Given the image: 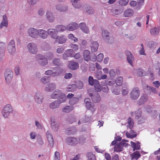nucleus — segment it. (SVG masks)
Returning a JSON list of instances; mask_svg holds the SVG:
<instances>
[{"instance_id":"1","label":"nucleus","mask_w":160,"mask_h":160,"mask_svg":"<svg viewBox=\"0 0 160 160\" xmlns=\"http://www.w3.org/2000/svg\"><path fill=\"white\" fill-rule=\"evenodd\" d=\"M51 98L53 99L59 98L57 100L65 102L66 100V97L65 95L62 92L59 90H56L53 92L50 96Z\"/></svg>"},{"instance_id":"2","label":"nucleus","mask_w":160,"mask_h":160,"mask_svg":"<svg viewBox=\"0 0 160 160\" xmlns=\"http://www.w3.org/2000/svg\"><path fill=\"white\" fill-rule=\"evenodd\" d=\"M13 109L12 106L9 104L5 105L2 108V114L5 118H9L10 114L13 112Z\"/></svg>"},{"instance_id":"3","label":"nucleus","mask_w":160,"mask_h":160,"mask_svg":"<svg viewBox=\"0 0 160 160\" xmlns=\"http://www.w3.org/2000/svg\"><path fill=\"white\" fill-rule=\"evenodd\" d=\"M101 36L103 40L107 43H112L114 41L113 38L110 35V32L107 30L102 31Z\"/></svg>"},{"instance_id":"4","label":"nucleus","mask_w":160,"mask_h":160,"mask_svg":"<svg viewBox=\"0 0 160 160\" xmlns=\"http://www.w3.org/2000/svg\"><path fill=\"white\" fill-rule=\"evenodd\" d=\"M53 70H56V71H53L51 70H48L45 72V74L48 76L52 75L53 77H55L59 76L63 72V69L60 67H55L53 68Z\"/></svg>"},{"instance_id":"5","label":"nucleus","mask_w":160,"mask_h":160,"mask_svg":"<svg viewBox=\"0 0 160 160\" xmlns=\"http://www.w3.org/2000/svg\"><path fill=\"white\" fill-rule=\"evenodd\" d=\"M27 49L29 53L32 54H36L38 52L37 45L33 42H30L28 44Z\"/></svg>"},{"instance_id":"6","label":"nucleus","mask_w":160,"mask_h":160,"mask_svg":"<svg viewBox=\"0 0 160 160\" xmlns=\"http://www.w3.org/2000/svg\"><path fill=\"white\" fill-rule=\"evenodd\" d=\"M38 29L33 28H30L28 30L29 36L33 38H38Z\"/></svg>"},{"instance_id":"7","label":"nucleus","mask_w":160,"mask_h":160,"mask_svg":"<svg viewBox=\"0 0 160 160\" xmlns=\"http://www.w3.org/2000/svg\"><path fill=\"white\" fill-rule=\"evenodd\" d=\"M13 76V72L12 71L9 69L6 70L4 73V77L6 82L9 84L12 81Z\"/></svg>"},{"instance_id":"8","label":"nucleus","mask_w":160,"mask_h":160,"mask_svg":"<svg viewBox=\"0 0 160 160\" xmlns=\"http://www.w3.org/2000/svg\"><path fill=\"white\" fill-rule=\"evenodd\" d=\"M7 49L8 52L11 54L15 52L16 48L14 40H12L10 41L7 46Z\"/></svg>"},{"instance_id":"9","label":"nucleus","mask_w":160,"mask_h":160,"mask_svg":"<svg viewBox=\"0 0 160 160\" xmlns=\"http://www.w3.org/2000/svg\"><path fill=\"white\" fill-rule=\"evenodd\" d=\"M48 36L49 35L51 38L53 39H56L58 38V31L57 29L50 28L48 29Z\"/></svg>"},{"instance_id":"10","label":"nucleus","mask_w":160,"mask_h":160,"mask_svg":"<svg viewBox=\"0 0 160 160\" xmlns=\"http://www.w3.org/2000/svg\"><path fill=\"white\" fill-rule=\"evenodd\" d=\"M84 102L85 105L88 109H90L92 112H94L96 109V107L95 106L92 105V103L90 99L88 98H86Z\"/></svg>"},{"instance_id":"11","label":"nucleus","mask_w":160,"mask_h":160,"mask_svg":"<svg viewBox=\"0 0 160 160\" xmlns=\"http://www.w3.org/2000/svg\"><path fill=\"white\" fill-rule=\"evenodd\" d=\"M140 94V91L138 88L133 89L130 94V98L132 100H136Z\"/></svg>"},{"instance_id":"12","label":"nucleus","mask_w":160,"mask_h":160,"mask_svg":"<svg viewBox=\"0 0 160 160\" xmlns=\"http://www.w3.org/2000/svg\"><path fill=\"white\" fill-rule=\"evenodd\" d=\"M125 54L128 62L132 66L133 62L134 61V58L133 54L128 51H126L125 52Z\"/></svg>"},{"instance_id":"13","label":"nucleus","mask_w":160,"mask_h":160,"mask_svg":"<svg viewBox=\"0 0 160 160\" xmlns=\"http://www.w3.org/2000/svg\"><path fill=\"white\" fill-rule=\"evenodd\" d=\"M74 50L72 49L66 50L62 54V58L64 60H68L69 57H73Z\"/></svg>"},{"instance_id":"14","label":"nucleus","mask_w":160,"mask_h":160,"mask_svg":"<svg viewBox=\"0 0 160 160\" xmlns=\"http://www.w3.org/2000/svg\"><path fill=\"white\" fill-rule=\"evenodd\" d=\"M68 67L72 70H76L79 68V65L78 62L73 61H68Z\"/></svg>"},{"instance_id":"15","label":"nucleus","mask_w":160,"mask_h":160,"mask_svg":"<svg viewBox=\"0 0 160 160\" xmlns=\"http://www.w3.org/2000/svg\"><path fill=\"white\" fill-rule=\"evenodd\" d=\"M66 143L70 145H75L78 142V140L76 138L71 137H67L66 139Z\"/></svg>"},{"instance_id":"16","label":"nucleus","mask_w":160,"mask_h":160,"mask_svg":"<svg viewBox=\"0 0 160 160\" xmlns=\"http://www.w3.org/2000/svg\"><path fill=\"white\" fill-rule=\"evenodd\" d=\"M34 98L35 102L38 104H41L43 99L42 94L38 92L35 93Z\"/></svg>"},{"instance_id":"17","label":"nucleus","mask_w":160,"mask_h":160,"mask_svg":"<svg viewBox=\"0 0 160 160\" xmlns=\"http://www.w3.org/2000/svg\"><path fill=\"white\" fill-rule=\"evenodd\" d=\"M48 30L46 31L42 29H39L38 37H39L43 39H46L48 37Z\"/></svg>"},{"instance_id":"18","label":"nucleus","mask_w":160,"mask_h":160,"mask_svg":"<svg viewBox=\"0 0 160 160\" xmlns=\"http://www.w3.org/2000/svg\"><path fill=\"white\" fill-rule=\"evenodd\" d=\"M65 102L59 100H56L51 103L49 105V108L52 109H54L58 108L61 103Z\"/></svg>"},{"instance_id":"19","label":"nucleus","mask_w":160,"mask_h":160,"mask_svg":"<svg viewBox=\"0 0 160 160\" xmlns=\"http://www.w3.org/2000/svg\"><path fill=\"white\" fill-rule=\"evenodd\" d=\"M56 9L58 11L61 12H67L68 10V6L65 5L58 4L55 6Z\"/></svg>"},{"instance_id":"20","label":"nucleus","mask_w":160,"mask_h":160,"mask_svg":"<svg viewBox=\"0 0 160 160\" xmlns=\"http://www.w3.org/2000/svg\"><path fill=\"white\" fill-rule=\"evenodd\" d=\"M46 18L50 22H52L54 21L55 18L52 12L48 10L46 14Z\"/></svg>"},{"instance_id":"21","label":"nucleus","mask_w":160,"mask_h":160,"mask_svg":"<svg viewBox=\"0 0 160 160\" xmlns=\"http://www.w3.org/2000/svg\"><path fill=\"white\" fill-rule=\"evenodd\" d=\"M89 96L91 97L92 100L94 102H98L101 100L100 96L97 92L95 93L94 94L92 93H90Z\"/></svg>"},{"instance_id":"22","label":"nucleus","mask_w":160,"mask_h":160,"mask_svg":"<svg viewBox=\"0 0 160 160\" xmlns=\"http://www.w3.org/2000/svg\"><path fill=\"white\" fill-rule=\"evenodd\" d=\"M122 12L123 10L120 8H113L111 9L110 13L111 15L115 16L119 15Z\"/></svg>"},{"instance_id":"23","label":"nucleus","mask_w":160,"mask_h":160,"mask_svg":"<svg viewBox=\"0 0 160 160\" xmlns=\"http://www.w3.org/2000/svg\"><path fill=\"white\" fill-rule=\"evenodd\" d=\"M56 88V85L55 83L52 82L47 85L45 89L46 91L49 92H51Z\"/></svg>"},{"instance_id":"24","label":"nucleus","mask_w":160,"mask_h":160,"mask_svg":"<svg viewBox=\"0 0 160 160\" xmlns=\"http://www.w3.org/2000/svg\"><path fill=\"white\" fill-rule=\"evenodd\" d=\"M67 30L72 31L77 29L78 27V24L75 22H72L68 25L66 27Z\"/></svg>"},{"instance_id":"25","label":"nucleus","mask_w":160,"mask_h":160,"mask_svg":"<svg viewBox=\"0 0 160 160\" xmlns=\"http://www.w3.org/2000/svg\"><path fill=\"white\" fill-rule=\"evenodd\" d=\"M38 62L41 66H46L48 63L47 59L43 56L39 57Z\"/></svg>"},{"instance_id":"26","label":"nucleus","mask_w":160,"mask_h":160,"mask_svg":"<svg viewBox=\"0 0 160 160\" xmlns=\"http://www.w3.org/2000/svg\"><path fill=\"white\" fill-rule=\"evenodd\" d=\"M79 27L82 31L86 34H88L89 32V29L88 27L86 25L85 23L82 22L80 23Z\"/></svg>"},{"instance_id":"27","label":"nucleus","mask_w":160,"mask_h":160,"mask_svg":"<svg viewBox=\"0 0 160 160\" xmlns=\"http://www.w3.org/2000/svg\"><path fill=\"white\" fill-rule=\"evenodd\" d=\"M148 97L147 95H143L139 98L137 103L140 106L142 105L148 100Z\"/></svg>"},{"instance_id":"28","label":"nucleus","mask_w":160,"mask_h":160,"mask_svg":"<svg viewBox=\"0 0 160 160\" xmlns=\"http://www.w3.org/2000/svg\"><path fill=\"white\" fill-rule=\"evenodd\" d=\"M46 134L50 147H52L53 146V140L52 135L50 133L49 131L46 132Z\"/></svg>"},{"instance_id":"29","label":"nucleus","mask_w":160,"mask_h":160,"mask_svg":"<svg viewBox=\"0 0 160 160\" xmlns=\"http://www.w3.org/2000/svg\"><path fill=\"white\" fill-rule=\"evenodd\" d=\"M56 40L59 44H62L66 42L67 40V38L64 35H62L60 36L58 35V38Z\"/></svg>"},{"instance_id":"30","label":"nucleus","mask_w":160,"mask_h":160,"mask_svg":"<svg viewBox=\"0 0 160 160\" xmlns=\"http://www.w3.org/2000/svg\"><path fill=\"white\" fill-rule=\"evenodd\" d=\"M126 135L128 138H133L137 136V133L132 129H130V131L126 132Z\"/></svg>"},{"instance_id":"31","label":"nucleus","mask_w":160,"mask_h":160,"mask_svg":"<svg viewBox=\"0 0 160 160\" xmlns=\"http://www.w3.org/2000/svg\"><path fill=\"white\" fill-rule=\"evenodd\" d=\"M131 144V146L132 148L133 151H134L135 150H140V143L138 141L136 143L132 142L131 141L130 142Z\"/></svg>"},{"instance_id":"32","label":"nucleus","mask_w":160,"mask_h":160,"mask_svg":"<svg viewBox=\"0 0 160 160\" xmlns=\"http://www.w3.org/2000/svg\"><path fill=\"white\" fill-rule=\"evenodd\" d=\"M134 14V11L131 8H128L126 9L124 12L123 15L125 17H130L132 16Z\"/></svg>"},{"instance_id":"33","label":"nucleus","mask_w":160,"mask_h":160,"mask_svg":"<svg viewBox=\"0 0 160 160\" xmlns=\"http://www.w3.org/2000/svg\"><path fill=\"white\" fill-rule=\"evenodd\" d=\"M122 142H120L118 143H117L115 146L114 147V151L117 152H120L122 151L123 148Z\"/></svg>"},{"instance_id":"34","label":"nucleus","mask_w":160,"mask_h":160,"mask_svg":"<svg viewBox=\"0 0 160 160\" xmlns=\"http://www.w3.org/2000/svg\"><path fill=\"white\" fill-rule=\"evenodd\" d=\"M51 125L52 129L54 131L57 132L58 129V126L54 119H51Z\"/></svg>"},{"instance_id":"35","label":"nucleus","mask_w":160,"mask_h":160,"mask_svg":"<svg viewBox=\"0 0 160 160\" xmlns=\"http://www.w3.org/2000/svg\"><path fill=\"white\" fill-rule=\"evenodd\" d=\"M73 6L76 8H79L82 6V4L79 0H70Z\"/></svg>"},{"instance_id":"36","label":"nucleus","mask_w":160,"mask_h":160,"mask_svg":"<svg viewBox=\"0 0 160 160\" xmlns=\"http://www.w3.org/2000/svg\"><path fill=\"white\" fill-rule=\"evenodd\" d=\"M83 58L84 60L88 62L90 59V52L88 50H85L83 53Z\"/></svg>"},{"instance_id":"37","label":"nucleus","mask_w":160,"mask_h":160,"mask_svg":"<svg viewBox=\"0 0 160 160\" xmlns=\"http://www.w3.org/2000/svg\"><path fill=\"white\" fill-rule=\"evenodd\" d=\"M98 47V43L97 41H94L91 43V49L92 52H96L97 50Z\"/></svg>"},{"instance_id":"38","label":"nucleus","mask_w":160,"mask_h":160,"mask_svg":"<svg viewBox=\"0 0 160 160\" xmlns=\"http://www.w3.org/2000/svg\"><path fill=\"white\" fill-rule=\"evenodd\" d=\"M73 109V107L72 106H66L62 109L63 112L64 113H68L72 111Z\"/></svg>"},{"instance_id":"39","label":"nucleus","mask_w":160,"mask_h":160,"mask_svg":"<svg viewBox=\"0 0 160 160\" xmlns=\"http://www.w3.org/2000/svg\"><path fill=\"white\" fill-rule=\"evenodd\" d=\"M76 129L74 127L68 128L66 130V133L67 134L70 135L74 134L76 132Z\"/></svg>"},{"instance_id":"40","label":"nucleus","mask_w":160,"mask_h":160,"mask_svg":"<svg viewBox=\"0 0 160 160\" xmlns=\"http://www.w3.org/2000/svg\"><path fill=\"white\" fill-rule=\"evenodd\" d=\"M131 156V160H137L141 156V155L139 152L136 151L132 153Z\"/></svg>"},{"instance_id":"41","label":"nucleus","mask_w":160,"mask_h":160,"mask_svg":"<svg viewBox=\"0 0 160 160\" xmlns=\"http://www.w3.org/2000/svg\"><path fill=\"white\" fill-rule=\"evenodd\" d=\"M77 89V86L76 84H72L68 85L67 88V90L68 92H73Z\"/></svg>"},{"instance_id":"42","label":"nucleus","mask_w":160,"mask_h":160,"mask_svg":"<svg viewBox=\"0 0 160 160\" xmlns=\"http://www.w3.org/2000/svg\"><path fill=\"white\" fill-rule=\"evenodd\" d=\"M159 32V28L158 27H154L151 29L150 30V32L152 35H158Z\"/></svg>"},{"instance_id":"43","label":"nucleus","mask_w":160,"mask_h":160,"mask_svg":"<svg viewBox=\"0 0 160 160\" xmlns=\"http://www.w3.org/2000/svg\"><path fill=\"white\" fill-rule=\"evenodd\" d=\"M52 63L55 66H62V65L61 59L58 58H55L53 60Z\"/></svg>"},{"instance_id":"44","label":"nucleus","mask_w":160,"mask_h":160,"mask_svg":"<svg viewBox=\"0 0 160 160\" xmlns=\"http://www.w3.org/2000/svg\"><path fill=\"white\" fill-rule=\"evenodd\" d=\"M88 82L90 85L92 86L94 83L95 85L98 83V81L97 80H94L92 77L90 76L88 78Z\"/></svg>"},{"instance_id":"45","label":"nucleus","mask_w":160,"mask_h":160,"mask_svg":"<svg viewBox=\"0 0 160 160\" xmlns=\"http://www.w3.org/2000/svg\"><path fill=\"white\" fill-rule=\"evenodd\" d=\"M134 124L133 120L131 117H129L128 119L127 127L129 129H132Z\"/></svg>"},{"instance_id":"46","label":"nucleus","mask_w":160,"mask_h":160,"mask_svg":"<svg viewBox=\"0 0 160 160\" xmlns=\"http://www.w3.org/2000/svg\"><path fill=\"white\" fill-rule=\"evenodd\" d=\"M57 30L58 32H63L66 30H67V27L64 25H60L57 27Z\"/></svg>"},{"instance_id":"47","label":"nucleus","mask_w":160,"mask_h":160,"mask_svg":"<svg viewBox=\"0 0 160 160\" xmlns=\"http://www.w3.org/2000/svg\"><path fill=\"white\" fill-rule=\"evenodd\" d=\"M79 101V98L78 97H73L69 100V103L71 105H73L78 102Z\"/></svg>"},{"instance_id":"48","label":"nucleus","mask_w":160,"mask_h":160,"mask_svg":"<svg viewBox=\"0 0 160 160\" xmlns=\"http://www.w3.org/2000/svg\"><path fill=\"white\" fill-rule=\"evenodd\" d=\"M86 12L89 14H92L94 13L93 8L90 6H87L85 10Z\"/></svg>"},{"instance_id":"49","label":"nucleus","mask_w":160,"mask_h":160,"mask_svg":"<svg viewBox=\"0 0 160 160\" xmlns=\"http://www.w3.org/2000/svg\"><path fill=\"white\" fill-rule=\"evenodd\" d=\"M123 81L122 78V77H119L116 78L115 82L117 86H120L122 85Z\"/></svg>"},{"instance_id":"50","label":"nucleus","mask_w":160,"mask_h":160,"mask_svg":"<svg viewBox=\"0 0 160 160\" xmlns=\"http://www.w3.org/2000/svg\"><path fill=\"white\" fill-rule=\"evenodd\" d=\"M50 77L45 76L42 78L41 79V82L44 84H46L48 83L50 81Z\"/></svg>"},{"instance_id":"51","label":"nucleus","mask_w":160,"mask_h":160,"mask_svg":"<svg viewBox=\"0 0 160 160\" xmlns=\"http://www.w3.org/2000/svg\"><path fill=\"white\" fill-rule=\"evenodd\" d=\"M87 157L88 158V160H95V157L94 154H93L91 152H89L87 153Z\"/></svg>"},{"instance_id":"52","label":"nucleus","mask_w":160,"mask_h":160,"mask_svg":"<svg viewBox=\"0 0 160 160\" xmlns=\"http://www.w3.org/2000/svg\"><path fill=\"white\" fill-rule=\"evenodd\" d=\"M122 95L124 96L126 95L128 93V90L127 87H125L122 86Z\"/></svg>"},{"instance_id":"53","label":"nucleus","mask_w":160,"mask_h":160,"mask_svg":"<svg viewBox=\"0 0 160 160\" xmlns=\"http://www.w3.org/2000/svg\"><path fill=\"white\" fill-rule=\"evenodd\" d=\"M76 83L77 88L82 89L83 88V84L82 81H78Z\"/></svg>"},{"instance_id":"54","label":"nucleus","mask_w":160,"mask_h":160,"mask_svg":"<svg viewBox=\"0 0 160 160\" xmlns=\"http://www.w3.org/2000/svg\"><path fill=\"white\" fill-rule=\"evenodd\" d=\"M68 38L71 39L72 41L74 42H77L78 41V39L74 37V35L72 34H70L68 36Z\"/></svg>"},{"instance_id":"55","label":"nucleus","mask_w":160,"mask_h":160,"mask_svg":"<svg viewBox=\"0 0 160 160\" xmlns=\"http://www.w3.org/2000/svg\"><path fill=\"white\" fill-rule=\"evenodd\" d=\"M141 114L142 112L141 110L139 109H138L137 111H135V118L136 119H138L140 117H141Z\"/></svg>"},{"instance_id":"56","label":"nucleus","mask_w":160,"mask_h":160,"mask_svg":"<svg viewBox=\"0 0 160 160\" xmlns=\"http://www.w3.org/2000/svg\"><path fill=\"white\" fill-rule=\"evenodd\" d=\"M103 58V54L102 53L99 54L97 57V61L99 62L102 61Z\"/></svg>"},{"instance_id":"57","label":"nucleus","mask_w":160,"mask_h":160,"mask_svg":"<svg viewBox=\"0 0 160 160\" xmlns=\"http://www.w3.org/2000/svg\"><path fill=\"white\" fill-rule=\"evenodd\" d=\"M129 0H119V3L120 5L122 6H126Z\"/></svg>"},{"instance_id":"58","label":"nucleus","mask_w":160,"mask_h":160,"mask_svg":"<svg viewBox=\"0 0 160 160\" xmlns=\"http://www.w3.org/2000/svg\"><path fill=\"white\" fill-rule=\"evenodd\" d=\"M151 88V87L147 85L143 86V88L144 92L147 93H149L150 90V88Z\"/></svg>"},{"instance_id":"59","label":"nucleus","mask_w":160,"mask_h":160,"mask_svg":"<svg viewBox=\"0 0 160 160\" xmlns=\"http://www.w3.org/2000/svg\"><path fill=\"white\" fill-rule=\"evenodd\" d=\"M45 12L44 9L43 8L39 9L38 11V14L40 16H42Z\"/></svg>"},{"instance_id":"60","label":"nucleus","mask_w":160,"mask_h":160,"mask_svg":"<svg viewBox=\"0 0 160 160\" xmlns=\"http://www.w3.org/2000/svg\"><path fill=\"white\" fill-rule=\"evenodd\" d=\"M156 44V42L152 41H150L148 43V47L152 48H154Z\"/></svg>"},{"instance_id":"61","label":"nucleus","mask_w":160,"mask_h":160,"mask_svg":"<svg viewBox=\"0 0 160 160\" xmlns=\"http://www.w3.org/2000/svg\"><path fill=\"white\" fill-rule=\"evenodd\" d=\"M53 53L51 52H48L46 54V57L48 59L50 60L53 57Z\"/></svg>"},{"instance_id":"62","label":"nucleus","mask_w":160,"mask_h":160,"mask_svg":"<svg viewBox=\"0 0 160 160\" xmlns=\"http://www.w3.org/2000/svg\"><path fill=\"white\" fill-rule=\"evenodd\" d=\"M5 45L4 43L2 42H0V51H3V52H5Z\"/></svg>"},{"instance_id":"63","label":"nucleus","mask_w":160,"mask_h":160,"mask_svg":"<svg viewBox=\"0 0 160 160\" xmlns=\"http://www.w3.org/2000/svg\"><path fill=\"white\" fill-rule=\"evenodd\" d=\"M60 155L58 152L56 151L54 153V160H59Z\"/></svg>"},{"instance_id":"64","label":"nucleus","mask_w":160,"mask_h":160,"mask_svg":"<svg viewBox=\"0 0 160 160\" xmlns=\"http://www.w3.org/2000/svg\"><path fill=\"white\" fill-rule=\"evenodd\" d=\"M70 46L75 51H77L78 49V45L77 44L71 43L70 45Z\"/></svg>"}]
</instances>
